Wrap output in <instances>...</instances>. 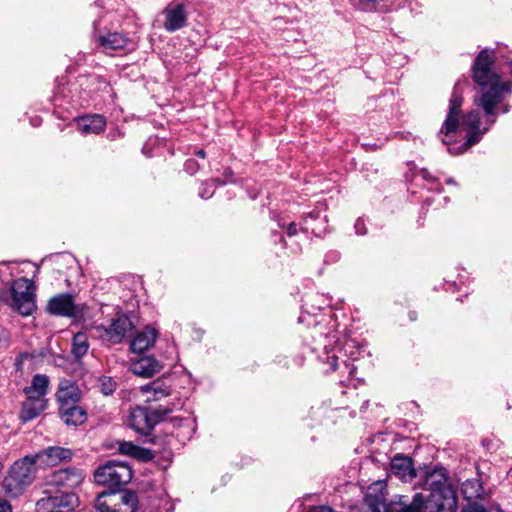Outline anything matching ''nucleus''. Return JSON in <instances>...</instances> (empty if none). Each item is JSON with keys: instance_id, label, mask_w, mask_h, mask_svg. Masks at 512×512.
<instances>
[{"instance_id": "bb28decb", "label": "nucleus", "mask_w": 512, "mask_h": 512, "mask_svg": "<svg viewBox=\"0 0 512 512\" xmlns=\"http://www.w3.org/2000/svg\"><path fill=\"white\" fill-rule=\"evenodd\" d=\"M115 493H101L95 500V507L99 512H112L113 504H116Z\"/></svg>"}, {"instance_id": "393cba45", "label": "nucleus", "mask_w": 512, "mask_h": 512, "mask_svg": "<svg viewBox=\"0 0 512 512\" xmlns=\"http://www.w3.org/2000/svg\"><path fill=\"white\" fill-rule=\"evenodd\" d=\"M88 349H89L88 336L83 332H79V333L75 334L72 339V348H71L72 354L76 358L79 359L87 354Z\"/></svg>"}, {"instance_id": "4c0bfd02", "label": "nucleus", "mask_w": 512, "mask_h": 512, "mask_svg": "<svg viewBox=\"0 0 512 512\" xmlns=\"http://www.w3.org/2000/svg\"><path fill=\"white\" fill-rule=\"evenodd\" d=\"M509 112V105H504L502 107V113H508Z\"/></svg>"}, {"instance_id": "20e7f679", "label": "nucleus", "mask_w": 512, "mask_h": 512, "mask_svg": "<svg viewBox=\"0 0 512 512\" xmlns=\"http://www.w3.org/2000/svg\"><path fill=\"white\" fill-rule=\"evenodd\" d=\"M36 287L33 281L19 278L11 286V306L21 315L28 316L36 309Z\"/></svg>"}, {"instance_id": "ea45409f", "label": "nucleus", "mask_w": 512, "mask_h": 512, "mask_svg": "<svg viewBox=\"0 0 512 512\" xmlns=\"http://www.w3.org/2000/svg\"><path fill=\"white\" fill-rule=\"evenodd\" d=\"M509 65H510V69H511L510 72L512 74V61L509 63Z\"/></svg>"}, {"instance_id": "423d86ee", "label": "nucleus", "mask_w": 512, "mask_h": 512, "mask_svg": "<svg viewBox=\"0 0 512 512\" xmlns=\"http://www.w3.org/2000/svg\"><path fill=\"white\" fill-rule=\"evenodd\" d=\"M172 408H158L149 412L146 408L135 407L130 409L128 415V425L136 432L141 434L148 433L164 416L171 413Z\"/></svg>"}, {"instance_id": "ddd939ff", "label": "nucleus", "mask_w": 512, "mask_h": 512, "mask_svg": "<svg viewBox=\"0 0 512 512\" xmlns=\"http://www.w3.org/2000/svg\"><path fill=\"white\" fill-rule=\"evenodd\" d=\"M162 364L155 358L147 356L142 357L130 365V371L140 377L149 378L162 370Z\"/></svg>"}, {"instance_id": "6ab92c4d", "label": "nucleus", "mask_w": 512, "mask_h": 512, "mask_svg": "<svg viewBox=\"0 0 512 512\" xmlns=\"http://www.w3.org/2000/svg\"><path fill=\"white\" fill-rule=\"evenodd\" d=\"M47 402V399H25L19 414L20 420L25 423L35 419L47 408Z\"/></svg>"}, {"instance_id": "f3484780", "label": "nucleus", "mask_w": 512, "mask_h": 512, "mask_svg": "<svg viewBox=\"0 0 512 512\" xmlns=\"http://www.w3.org/2000/svg\"><path fill=\"white\" fill-rule=\"evenodd\" d=\"M158 337V331L151 326H146L138 332L131 343L134 352L142 353L151 348Z\"/></svg>"}, {"instance_id": "473e14b6", "label": "nucleus", "mask_w": 512, "mask_h": 512, "mask_svg": "<svg viewBox=\"0 0 512 512\" xmlns=\"http://www.w3.org/2000/svg\"><path fill=\"white\" fill-rule=\"evenodd\" d=\"M115 390V383L111 380L108 381V383L103 382L102 384V391L105 395L112 394Z\"/></svg>"}, {"instance_id": "5701e85b", "label": "nucleus", "mask_w": 512, "mask_h": 512, "mask_svg": "<svg viewBox=\"0 0 512 512\" xmlns=\"http://www.w3.org/2000/svg\"><path fill=\"white\" fill-rule=\"evenodd\" d=\"M139 390L143 395H147L146 402L159 401L170 395L169 389L160 381L143 385Z\"/></svg>"}, {"instance_id": "dca6fc26", "label": "nucleus", "mask_w": 512, "mask_h": 512, "mask_svg": "<svg viewBox=\"0 0 512 512\" xmlns=\"http://www.w3.org/2000/svg\"><path fill=\"white\" fill-rule=\"evenodd\" d=\"M105 127L106 120L99 114L83 116L77 120V129L84 135L99 134Z\"/></svg>"}, {"instance_id": "1a4fd4ad", "label": "nucleus", "mask_w": 512, "mask_h": 512, "mask_svg": "<svg viewBox=\"0 0 512 512\" xmlns=\"http://www.w3.org/2000/svg\"><path fill=\"white\" fill-rule=\"evenodd\" d=\"M48 311L54 315L75 317L82 311L70 294H59L48 302Z\"/></svg>"}, {"instance_id": "4be33fe9", "label": "nucleus", "mask_w": 512, "mask_h": 512, "mask_svg": "<svg viewBox=\"0 0 512 512\" xmlns=\"http://www.w3.org/2000/svg\"><path fill=\"white\" fill-rule=\"evenodd\" d=\"M115 502L112 512H135L138 498L135 492L124 491L121 494H116Z\"/></svg>"}, {"instance_id": "a211bd4d", "label": "nucleus", "mask_w": 512, "mask_h": 512, "mask_svg": "<svg viewBox=\"0 0 512 512\" xmlns=\"http://www.w3.org/2000/svg\"><path fill=\"white\" fill-rule=\"evenodd\" d=\"M391 472L403 481H411L415 477L412 460L406 456L397 455L392 459Z\"/></svg>"}, {"instance_id": "9d476101", "label": "nucleus", "mask_w": 512, "mask_h": 512, "mask_svg": "<svg viewBox=\"0 0 512 512\" xmlns=\"http://www.w3.org/2000/svg\"><path fill=\"white\" fill-rule=\"evenodd\" d=\"M163 14L165 17L163 26L168 32L177 31L183 28L186 24L187 15L182 4L168 6L165 8Z\"/></svg>"}, {"instance_id": "b1692460", "label": "nucleus", "mask_w": 512, "mask_h": 512, "mask_svg": "<svg viewBox=\"0 0 512 512\" xmlns=\"http://www.w3.org/2000/svg\"><path fill=\"white\" fill-rule=\"evenodd\" d=\"M461 491L465 499L468 501L481 498L484 492L482 484L477 479L466 480L462 484Z\"/></svg>"}, {"instance_id": "4468645a", "label": "nucleus", "mask_w": 512, "mask_h": 512, "mask_svg": "<svg viewBox=\"0 0 512 512\" xmlns=\"http://www.w3.org/2000/svg\"><path fill=\"white\" fill-rule=\"evenodd\" d=\"M50 380L44 374H36L33 376L31 384L26 386L23 391L28 400L46 399L49 390Z\"/></svg>"}, {"instance_id": "9b49d317", "label": "nucleus", "mask_w": 512, "mask_h": 512, "mask_svg": "<svg viewBox=\"0 0 512 512\" xmlns=\"http://www.w3.org/2000/svg\"><path fill=\"white\" fill-rule=\"evenodd\" d=\"M56 398L60 407L74 405L81 398V393L78 386L68 379H63L59 382Z\"/></svg>"}, {"instance_id": "c9c22d12", "label": "nucleus", "mask_w": 512, "mask_h": 512, "mask_svg": "<svg viewBox=\"0 0 512 512\" xmlns=\"http://www.w3.org/2000/svg\"><path fill=\"white\" fill-rule=\"evenodd\" d=\"M297 233V225L296 223L292 222L288 225V228H287V234L288 236H294L296 235Z\"/></svg>"}, {"instance_id": "c85d7f7f", "label": "nucleus", "mask_w": 512, "mask_h": 512, "mask_svg": "<svg viewBox=\"0 0 512 512\" xmlns=\"http://www.w3.org/2000/svg\"><path fill=\"white\" fill-rule=\"evenodd\" d=\"M337 359L338 356L335 354L330 355L329 353L326 356V359L324 360L327 364H329V368L326 370V372H332L335 371L337 368Z\"/></svg>"}, {"instance_id": "cd10ccee", "label": "nucleus", "mask_w": 512, "mask_h": 512, "mask_svg": "<svg viewBox=\"0 0 512 512\" xmlns=\"http://www.w3.org/2000/svg\"><path fill=\"white\" fill-rule=\"evenodd\" d=\"M355 6L364 11L374 9L375 5L381 0H351Z\"/></svg>"}, {"instance_id": "f704fd0d", "label": "nucleus", "mask_w": 512, "mask_h": 512, "mask_svg": "<svg viewBox=\"0 0 512 512\" xmlns=\"http://www.w3.org/2000/svg\"><path fill=\"white\" fill-rule=\"evenodd\" d=\"M309 512H334V511L328 506H316V507L311 508Z\"/></svg>"}, {"instance_id": "79ce46f5", "label": "nucleus", "mask_w": 512, "mask_h": 512, "mask_svg": "<svg viewBox=\"0 0 512 512\" xmlns=\"http://www.w3.org/2000/svg\"><path fill=\"white\" fill-rule=\"evenodd\" d=\"M182 405H183V403L179 400L178 406L180 407Z\"/></svg>"}, {"instance_id": "a878e982", "label": "nucleus", "mask_w": 512, "mask_h": 512, "mask_svg": "<svg viewBox=\"0 0 512 512\" xmlns=\"http://www.w3.org/2000/svg\"><path fill=\"white\" fill-rule=\"evenodd\" d=\"M119 450L121 453L130 455L139 459H149L151 452L149 450L142 449L131 442H123L120 444Z\"/></svg>"}, {"instance_id": "7c9ffc66", "label": "nucleus", "mask_w": 512, "mask_h": 512, "mask_svg": "<svg viewBox=\"0 0 512 512\" xmlns=\"http://www.w3.org/2000/svg\"><path fill=\"white\" fill-rule=\"evenodd\" d=\"M198 168H199V166H198L197 162L192 160V159L187 160L186 163H185V170L189 174L196 173Z\"/></svg>"}, {"instance_id": "aec40b11", "label": "nucleus", "mask_w": 512, "mask_h": 512, "mask_svg": "<svg viewBox=\"0 0 512 512\" xmlns=\"http://www.w3.org/2000/svg\"><path fill=\"white\" fill-rule=\"evenodd\" d=\"M128 42L124 35L117 32L108 33L98 38V43L105 53L125 49Z\"/></svg>"}, {"instance_id": "e433bc0d", "label": "nucleus", "mask_w": 512, "mask_h": 512, "mask_svg": "<svg viewBox=\"0 0 512 512\" xmlns=\"http://www.w3.org/2000/svg\"><path fill=\"white\" fill-rule=\"evenodd\" d=\"M195 154H196L198 157L202 158V159H203V158H205V156H206L205 151H204V150H202V149L197 150Z\"/></svg>"}, {"instance_id": "6e6552de", "label": "nucleus", "mask_w": 512, "mask_h": 512, "mask_svg": "<svg viewBox=\"0 0 512 512\" xmlns=\"http://www.w3.org/2000/svg\"><path fill=\"white\" fill-rule=\"evenodd\" d=\"M30 456L34 460V466L37 468V466H56L64 461H69L73 453L68 448L52 446Z\"/></svg>"}, {"instance_id": "39448f33", "label": "nucleus", "mask_w": 512, "mask_h": 512, "mask_svg": "<svg viewBox=\"0 0 512 512\" xmlns=\"http://www.w3.org/2000/svg\"><path fill=\"white\" fill-rule=\"evenodd\" d=\"M94 479L101 485L119 487L131 481L132 471L123 462L109 460L95 471Z\"/></svg>"}, {"instance_id": "f8f14e48", "label": "nucleus", "mask_w": 512, "mask_h": 512, "mask_svg": "<svg viewBox=\"0 0 512 512\" xmlns=\"http://www.w3.org/2000/svg\"><path fill=\"white\" fill-rule=\"evenodd\" d=\"M75 495L72 493H64L60 496H47L37 501V506L40 509H45L47 512H61L63 507H72L75 502Z\"/></svg>"}, {"instance_id": "2f4dec72", "label": "nucleus", "mask_w": 512, "mask_h": 512, "mask_svg": "<svg viewBox=\"0 0 512 512\" xmlns=\"http://www.w3.org/2000/svg\"><path fill=\"white\" fill-rule=\"evenodd\" d=\"M462 512H487L486 509L482 505L478 504H468Z\"/></svg>"}, {"instance_id": "f03ea898", "label": "nucleus", "mask_w": 512, "mask_h": 512, "mask_svg": "<svg viewBox=\"0 0 512 512\" xmlns=\"http://www.w3.org/2000/svg\"><path fill=\"white\" fill-rule=\"evenodd\" d=\"M429 492L417 493L410 504L403 496L387 502L386 484L377 481L368 487L365 502L370 512H456L457 496L453 487L448 483L444 468L430 472L425 481Z\"/></svg>"}, {"instance_id": "c756f323", "label": "nucleus", "mask_w": 512, "mask_h": 512, "mask_svg": "<svg viewBox=\"0 0 512 512\" xmlns=\"http://www.w3.org/2000/svg\"><path fill=\"white\" fill-rule=\"evenodd\" d=\"M212 185L205 183L203 184V188L199 191V195L202 198H209L213 195L214 190L211 189Z\"/></svg>"}, {"instance_id": "58836bf2", "label": "nucleus", "mask_w": 512, "mask_h": 512, "mask_svg": "<svg viewBox=\"0 0 512 512\" xmlns=\"http://www.w3.org/2000/svg\"><path fill=\"white\" fill-rule=\"evenodd\" d=\"M362 224V222L360 220H358L355 224V228L356 229H359V225ZM359 232V230H357Z\"/></svg>"}, {"instance_id": "f257e3e1", "label": "nucleus", "mask_w": 512, "mask_h": 512, "mask_svg": "<svg viewBox=\"0 0 512 512\" xmlns=\"http://www.w3.org/2000/svg\"><path fill=\"white\" fill-rule=\"evenodd\" d=\"M493 61V52L483 50L473 65V79L480 86L479 95L474 98V104L483 109L487 117L482 129L478 111L471 110L466 115L461 114L463 97L457 92V85L454 88L440 135L444 136L442 142L449 145L448 138L462 126L467 129V140L455 151L449 148L452 154H461L480 141L482 135L495 123L498 105L502 103L505 95L512 92V83L503 82L501 77L491 70Z\"/></svg>"}, {"instance_id": "2eb2a0df", "label": "nucleus", "mask_w": 512, "mask_h": 512, "mask_svg": "<svg viewBox=\"0 0 512 512\" xmlns=\"http://www.w3.org/2000/svg\"><path fill=\"white\" fill-rule=\"evenodd\" d=\"M132 329V322L130 319L121 315L114 319L108 328H105L107 339L113 343L120 342L128 331Z\"/></svg>"}, {"instance_id": "0eeeda50", "label": "nucleus", "mask_w": 512, "mask_h": 512, "mask_svg": "<svg viewBox=\"0 0 512 512\" xmlns=\"http://www.w3.org/2000/svg\"><path fill=\"white\" fill-rule=\"evenodd\" d=\"M84 479V473L77 468H65L54 471L46 478V485L58 489H74Z\"/></svg>"}, {"instance_id": "7ed1b4c3", "label": "nucleus", "mask_w": 512, "mask_h": 512, "mask_svg": "<svg viewBox=\"0 0 512 512\" xmlns=\"http://www.w3.org/2000/svg\"><path fill=\"white\" fill-rule=\"evenodd\" d=\"M33 461L32 457L27 455L14 462L2 482V488L6 496L17 498L33 483L37 471Z\"/></svg>"}, {"instance_id": "72a5a7b5", "label": "nucleus", "mask_w": 512, "mask_h": 512, "mask_svg": "<svg viewBox=\"0 0 512 512\" xmlns=\"http://www.w3.org/2000/svg\"><path fill=\"white\" fill-rule=\"evenodd\" d=\"M13 508L10 502L4 498H0V512H12Z\"/></svg>"}, {"instance_id": "412c9836", "label": "nucleus", "mask_w": 512, "mask_h": 512, "mask_svg": "<svg viewBox=\"0 0 512 512\" xmlns=\"http://www.w3.org/2000/svg\"><path fill=\"white\" fill-rule=\"evenodd\" d=\"M60 415L66 425L77 426L86 420L85 410L77 404L60 407Z\"/></svg>"}, {"instance_id": "a19ab883", "label": "nucleus", "mask_w": 512, "mask_h": 512, "mask_svg": "<svg viewBox=\"0 0 512 512\" xmlns=\"http://www.w3.org/2000/svg\"><path fill=\"white\" fill-rule=\"evenodd\" d=\"M423 176H424L425 178H427V171H424V172H423Z\"/></svg>"}]
</instances>
